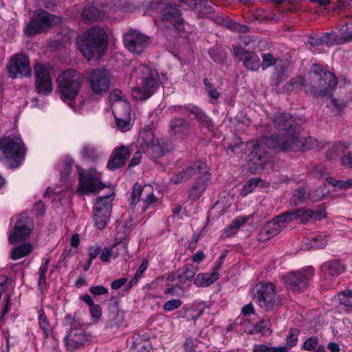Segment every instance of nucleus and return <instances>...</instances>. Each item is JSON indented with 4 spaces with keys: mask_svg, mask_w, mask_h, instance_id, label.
<instances>
[{
    "mask_svg": "<svg viewBox=\"0 0 352 352\" xmlns=\"http://www.w3.org/2000/svg\"><path fill=\"white\" fill-rule=\"evenodd\" d=\"M317 145V140L312 137L301 140L297 133L286 132L280 135L264 137L259 141L252 140L245 144V155L248 160L255 165V170H263L271 162L270 157L265 149H278L280 151L309 150Z\"/></svg>",
    "mask_w": 352,
    "mask_h": 352,
    "instance_id": "nucleus-1",
    "label": "nucleus"
},
{
    "mask_svg": "<svg viewBox=\"0 0 352 352\" xmlns=\"http://www.w3.org/2000/svg\"><path fill=\"white\" fill-rule=\"evenodd\" d=\"M77 43L80 52L86 59H98L107 49L108 36L104 29L95 26L79 35Z\"/></svg>",
    "mask_w": 352,
    "mask_h": 352,
    "instance_id": "nucleus-2",
    "label": "nucleus"
},
{
    "mask_svg": "<svg viewBox=\"0 0 352 352\" xmlns=\"http://www.w3.org/2000/svg\"><path fill=\"white\" fill-rule=\"evenodd\" d=\"M131 78L136 80L137 86L132 89L134 98L144 100L150 98L159 87L160 80L155 69L140 64L131 73Z\"/></svg>",
    "mask_w": 352,
    "mask_h": 352,
    "instance_id": "nucleus-3",
    "label": "nucleus"
},
{
    "mask_svg": "<svg viewBox=\"0 0 352 352\" xmlns=\"http://www.w3.org/2000/svg\"><path fill=\"white\" fill-rule=\"evenodd\" d=\"M310 74L311 94L316 97L331 96L338 85L335 75L318 64L312 65Z\"/></svg>",
    "mask_w": 352,
    "mask_h": 352,
    "instance_id": "nucleus-4",
    "label": "nucleus"
},
{
    "mask_svg": "<svg viewBox=\"0 0 352 352\" xmlns=\"http://www.w3.org/2000/svg\"><path fill=\"white\" fill-rule=\"evenodd\" d=\"M25 148L20 138L0 139V159L10 168L17 167L25 155Z\"/></svg>",
    "mask_w": 352,
    "mask_h": 352,
    "instance_id": "nucleus-5",
    "label": "nucleus"
},
{
    "mask_svg": "<svg viewBox=\"0 0 352 352\" xmlns=\"http://www.w3.org/2000/svg\"><path fill=\"white\" fill-rule=\"evenodd\" d=\"M56 80L61 98L64 100H71L77 96L83 78L79 72L67 69L59 74Z\"/></svg>",
    "mask_w": 352,
    "mask_h": 352,
    "instance_id": "nucleus-6",
    "label": "nucleus"
},
{
    "mask_svg": "<svg viewBox=\"0 0 352 352\" xmlns=\"http://www.w3.org/2000/svg\"><path fill=\"white\" fill-rule=\"evenodd\" d=\"M157 3L162 14V21L164 26L168 29L174 28L181 31L184 19L179 6L166 0H160Z\"/></svg>",
    "mask_w": 352,
    "mask_h": 352,
    "instance_id": "nucleus-7",
    "label": "nucleus"
},
{
    "mask_svg": "<svg viewBox=\"0 0 352 352\" xmlns=\"http://www.w3.org/2000/svg\"><path fill=\"white\" fill-rule=\"evenodd\" d=\"M315 274L313 267L308 266L300 270L288 272L282 276L287 287L294 292H300L305 289Z\"/></svg>",
    "mask_w": 352,
    "mask_h": 352,
    "instance_id": "nucleus-8",
    "label": "nucleus"
},
{
    "mask_svg": "<svg viewBox=\"0 0 352 352\" xmlns=\"http://www.w3.org/2000/svg\"><path fill=\"white\" fill-rule=\"evenodd\" d=\"M78 174L79 184L76 190L78 195L96 193L104 188V185L100 181V174L94 169L85 173L81 170Z\"/></svg>",
    "mask_w": 352,
    "mask_h": 352,
    "instance_id": "nucleus-9",
    "label": "nucleus"
},
{
    "mask_svg": "<svg viewBox=\"0 0 352 352\" xmlns=\"http://www.w3.org/2000/svg\"><path fill=\"white\" fill-rule=\"evenodd\" d=\"M60 22L59 16L46 11H41L36 17L32 18L29 21L24 29V32L28 36L41 34L49 27L56 25Z\"/></svg>",
    "mask_w": 352,
    "mask_h": 352,
    "instance_id": "nucleus-10",
    "label": "nucleus"
},
{
    "mask_svg": "<svg viewBox=\"0 0 352 352\" xmlns=\"http://www.w3.org/2000/svg\"><path fill=\"white\" fill-rule=\"evenodd\" d=\"M88 81L92 94L102 96L110 88V72L104 69H92L88 74Z\"/></svg>",
    "mask_w": 352,
    "mask_h": 352,
    "instance_id": "nucleus-11",
    "label": "nucleus"
},
{
    "mask_svg": "<svg viewBox=\"0 0 352 352\" xmlns=\"http://www.w3.org/2000/svg\"><path fill=\"white\" fill-rule=\"evenodd\" d=\"M254 298L259 306L267 311L272 310L276 302L275 287L272 283H261L255 287Z\"/></svg>",
    "mask_w": 352,
    "mask_h": 352,
    "instance_id": "nucleus-12",
    "label": "nucleus"
},
{
    "mask_svg": "<svg viewBox=\"0 0 352 352\" xmlns=\"http://www.w3.org/2000/svg\"><path fill=\"white\" fill-rule=\"evenodd\" d=\"M12 221H15V224L13 232L8 236L10 243H14L27 239L34 228L32 219L23 214L12 217Z\"/></svg>",
    "mask_w": 352,
    "mask_h": 352,
    "instance_id": "nucleus-13",
    "label": "nucleus"
},
{
    "mask_svg": "<svg viewBox=\"0 0 352 352\" xmlns=\"http://www.w3.org/2000/svg\"><path fill=\"white\" fill-rule=\"evenodd\" d=\"M195 273L196 268L192 265H187L182 273L169 275L166 279L165 294H175L177 288L183 289L184 285L191 280Z\"/></svg>",
    "mask_w": 352,
    "mask_h": 352,
    "instance_id": "nucleus-14",
    "label": "nucleus"
},
{
    "mask_svg": "<svg viewBox=\"0 0 352 352\" xmlns=\"http://www.w3.org/2000/svg\"><path fill=\"white\" fill-rule=\"evenodd\" d=\"M322 278L329 288L338 285L336 278L345 271V266L339 260H331L324 263L320 267Z\"/></svg>",
    "mask_w": 352,
    "mask_h": 352,
    "instance_id": "nucleus-15",
    "label": "nucleus"
},
{
    "mask_svg": "<svg viewBox=\"0 0 352 352\" xmlns=\"http://www.w3.org/2000/svg\"><path fill=\"white\" fill-rule=\"evenodd\" d=\"M36 77L35 86L38 93L47 95L52 91V80L50 74V67L41 63L34 66Z\"/></svg>",
    "mask_w": 352,
    "mask_h": 352,
    "instance_id": "nucleus-16",
    "label": "nucleus"
},
{
    "mask_svg": "<svg viewBox=\"0 0 352 352\" xmlns=\"http://www.w3.org/2000/svg\"><path fill=\"white\" fill-rule=\"evenodd\" d=\"M9 76L16 78L18 76H29L31 74L30 61L28 57L19 54L12 56L8 66Z\"/></svg>",
    "mask_w": 352,
    "mask_h": 352,
    "instance_id": "nucleus-17",
    "label": "nucleus"
},
{
    "mask_svg": "<svg viewBox=\"0 0 352 352\" xmlns=\"http://www.w3.org/2000/svg\"><path fill=\"white\" fill-rule=\"evenodd\" d=\"M208 171L207 164L198 161L173 175L170 178V182L174 184H179L187 182L193 176H197L200 173H205Z\"/></svg>",
    "mask_w": 352,
    "mask_h": 352,
    "instance_id": "nucleus-18",
    "label": "nucleus"
},
{
    "mask_svg": "<svg viewBox=\"0 0 352 352\" xmlns=\"http://www.w3.org/2000/svg\"><path fill=\"white\" fill-rule=\"evenodd\" d=\"M123 38L125 47L135 54H141L149 43L148 36L136 30L125 34Z\"/></svg>",
    "mask_w": 352,
    "mask_h": 352,
    "instance_id": "nucleus-19",
    "label": "nucleus"
},
{
    "mask_svg": "<svg viewBox=\"0 0 352 352\" xmlns=\"http://www.w3.org/2000/svg\"><path fill=\"white\" fill-rule=\"evenodd\" d=\"M130 104L128 102L117 103L113 113L118 128L122 132H126L132 126L130 121Z\"/></svg>",
    "mask_w": 352,
    "mask_h": 352,
    "instance_id": "nucleus-20",
    "label": "nucleus"
},
{
    "mask_svg": "<svg viewBox=\"0 0 352 352\" xmlns=\"http://www.w3.org/2000/svg\"><path fill=\"white\" fill-rule=\"evenodd\" d=\"M191 124L188 120L182 117H174L168 123V133L175 138L184 140L190 131Z\"/></svg>",
    "mask_w": 352,
    "mask_h": 352,
    "instance_id": "nucleus-21",
    "label": "nucleus"
},
{
    "mask_svg": "<svg viewBox=\"0 0 352 352\" xmlns=\"http://www.w3.org/2000/svg\"><path fill=\"white\" fill-rule=\"evenodd\" d=\"M139 142L142 148H149L156 157L164 155V151L156 143L153 132L151 130H143L139 135Z\"/></svg>",
    "mask_w": 352,
    "mask_h": 352,
    "instance_id": "nucleus-22",
    "label": "nucleus"
},
{
    "mask_svg": "<svg viewBox=\"0 0 352 352\" xmlns=\"http://www.w3.org/2000/svg\"><path fill=\"white\" fill-rule=\"evenodd\" d=\"M234 51L235 55L243 63L246 68L252 71H256L259 69L261 66L260 59L256 54L248 52L240 46H235Z\"/></svg>",
    "mask_w": 352,
    "mask_h": 352,
    "instance_id": "nucleus-23",
    "label": "nucleus"
},
{
    "mask_svg": "<svg viewBox=\"0 0 352 352\" xmlns=\"http://www.w3.org/2000/svg\"><path fill=\"white\" fill-rule=\"evenodd\" d=\"M65 340L67 349L74 351L83 345L87 340V336L84 329L80 326L76 328H71Z\"/></svg>",
    "mask_w": 352,
    "mask_h": 352,
    "instance_id": "nucleus-24",
    "label": "nucleus"
},
{
    "mask_svg": "<svg viewBox=\"0 0 352 352\" xmlns=\"http://www.w3.org/2000/svg\"><path fill=\"white\" fill-rule=\"evenodd\" d=\"M131 151L129 148L125 146H121L116 148L111 155V157L107 162V167L110 170H114L125 164L126 160L130 156Z\"/></svg>",
    "mask_w": 352,
    "mask_h": 352,
    "instance_id": "nucleus-25",
    "label": "nucleus"
},
{
    "mask_svg": "<svg viewBox=\"0 0 352 352\" xmlns=\"http://www.w3.org/2000/svg\"><path fill=\"white\" fill-rule=\"evenodd\" d=\"M209 181L210 175L208 171L205 173H200L197 175L195 182L192 187L188 189V197L192 201L199 199L205 191Z\"/></svg>",
    "mask_w": 352,
    "mask_h": 352,
    "instance_id": "nucleus-26",
    "label": "nucleus"
},
{
    "mask_svg": "<svg viewBox=\"0 0 352 352\" xmlns=\"http://www.w3.org/2000/svg\"><path fill=\"white\" fill-rule=\"evenodd\" d=\"M151 187L150 184L142 186L138 182L133 185L130 199V205L132 208H134L140 200L142 201V206H144L148 196L151 193Z\"/></svg>",
    "mask_w": 352,
    "mask_h": 352,
    "instance_id": "nucleus-27",
    "label": "nucleus"
},
{
    "mask_svg": "<svg viewBox=\"0 0 352 352\" xmlns=\"http://www.w3.org/2000/svg\"><path fill=\"white\" fill-rule=\"evenodd\" d=\"M285 226L279 223L276 217L267 223L261 229L259 232V239L262 241L268 240L280 233Z\"/></svg>",
    "mask_w": 352,
    "mask_h": 352,
    "instance_id": "nucleus-28",
    "label": "nucleus"
},
{
    "mask_svg": "<svg viewBox=\"0 0 352 352\" xmlns=\"http://www.w3.org/2000/svg\"><path fill=\"white\" fill-rule=\"evenodd\" d=\"M184 109L195 116V118L202 126L209 131H213L214 126L212 119L201 109L195 105L184 107Z\"/></svg>",
    "mask_w": 352,
    "mask_h": 352,
    "instance_id": "nucleus-29",
    "label": "nucleus"
},
{
    "mask_svg": "<svg viewBox=\"0 0 352 352\" xmlns=\"http://www.w3.org/2000/svg\"><path fill=\"white\" fill-rule=\"evenodd\" d=\"M297 219L300 221L302 224H306L311 219L315 221H320L325 217V212L321 209L312 210V209H296Z\"/></svg>",
    "mask_w": 352,
    "mask_h": 352,
    "instance_id": "nucleus-30",
    "label": "nucleus"
},
{
    "mask_svg": "<svg viewBox=\"0 0 352 352\" xmlns=\"http://www.w3.org/2000/svg\"><path fill=\"white\" fill-rule=\"evenodd\" d=\"M274 126L278 130H289L294 124L292 117L285 113L276 112L273 118Z\"/></svg>",
    "mask_w": 352,
    "mask_h": 352,
    "instance_id": "nucleus-31",
    "label": "nucleus"
},
{
    "mask_svg": "<svg viewBox=\"0 0 352 352\" xmlns=\"http://www.w3.org/2000/svg\"><path fill=\"white\" fill-rule=\"evenodd\" d=\"M219 278V274L217 273H199L194 280V284L198 287H208Z\"/></svg>",
    "mask_w": 352,
    "mask_h": 352,
    "instance_id": "nucleus-32",
    "label": "nucleus"
},
{
    "mask_svg": "<svg viewBox=\"0 0 352 352\" xmlns=\"http://www.w3.org/2000/svg\"><path fill=\"white\" fill-rule=\"evenodd\" d=\"M82 17L87 21L92 22L103 19L104 13L103 10L96 6H89L82 10Z\"/></svg>",
    "mask_w": 352,
    "mask_h": 352,
    "instance_id": "nucleus-33",
    "label": "nucleus"
},
{
    "mask_svg": "<svg viewBox=\"0 0 352 352\" xmlns=\"http://www.w3.org/2000/svg\"><path fill=\"white\" fill-rule=\"evenodd\" d=\"M287 91H292L294 89H303L305 92L311 94V84L308 85L307 80L302 76H297L292 78L285 86Z\"/></svg>",
    "mask_w": 352,
    "mask_h": 352,
    "instance_id": "nucleus-34",
    "label": "nucleus"
},
{
    "mask_svg": "<svg viewBox=\"0 0 352 352\" xmlns=\"http://www.w3.org/2000/svg\"><path fill=\"white\" fill-rule=\"evenodd\" d=\"M114 193L111 195L100 197L97 199L94 204V210L97 212H102L104 210H108L109 213L111 212L112 205L111 203L114 199Z\"/></svg>",
    "mask_w": 352,
    "mask_h": 352,
    "instance_id": "nucleus-35",
    "label": "nucleus"
},
{
    "mask_svg": "<svg viewBox=\"0 0 352 352\" xmlns=\"http://www.w3.org/2000/svg\"><path fill=\"white\" fill-rule=\"evenodd\" d=\"M81 153L85 160L91 162L98 160L102 155L98 147L89 144L84 145Z\"/></svg>",
    "mask_w": 352,
    "mask_h": 352,
    "instance_id": "nucleus-36",
    "label": "nucleus"
},
{
    "mask_svg": "<svg viewBox=\"0 0 352 352\" xmlns=\"http://www.w3.org/2000/svg\"><path fill=\"white\" fill-rule=\"evenodd\" d=\"M266 187L268 183L263 182L260 177H253L248 180L245 184L243 186L241 191V195L243 197L247 196L251 193L256 186Z\"/></svg>",
    "mask_w": 352,
    "mask_h": 352,
    "instance_id": "nucleus-37",
    "label": "nucleus"
},
{
    "mask_svg": "<svg viewBox=\"0 0 352 352\" xmlns=\"http://www.w3.org/2000/svg\"><path fill=\"white\" fill-rule=\"evenodd\" d=\"M318 337L311 336L304 342L302 349L311 352H326L324 346L318 344Z\"/></svg>",
    "mask_w": 352,
    "mask_h": 352,
    "instance_id": "nucleus-38",
    "label": "nucleus"
},
{
    "mask_svg": "<svg viewBox=\"0 0 352 352\" xmlns=\"http://www.w3.org/2000/svg\"><path fill=\"white\" fill-rule=\"evenodd\" d=\"M33 250L31 243H26L19 245L12 250L11 258L13 261L19 260L28 254Z\"/></svg>",
    "mask_w": 352,
    "mask_h": 352,
    "instance_id": "nucleus-39",
    "label": "nucleus"
},
{
    "mask_svg": "<svg viewBox=\"0 0 352 352\" xmlns=\"http://www.w3.org/2000/svg\"><path fill=\"white\" fill-rule=\"evenodd\" d=\"M38 320L39 327L43 331V333L45 336V338H47L50 336V334L52 331V327H51L50 323L47 319V316L45 314L44 310L43 309H41L38 310Z\"/></svg>",
    "mask_w": 352,
    "mask_h": 352,
    "instance_id": "nucleus-40",
    "label": "nucleus"
},
{
    "mask_svg": "<svg viewBox=\"0 0 352 352\" xmlns=\"http://www.w3.org/2000/svg\"><path fill=\"white\" fill-rule=\"evenodd\" d=\"M110 215L111 213L108 212V210H104L102 212L94 211V221L97 228L100 230L103 229L106 226Z\"/></svg>",
    "mask_w": 352,
    "mask_h": 352,
    "instance_id": "nucleus-41",
    "label": "nucleus"
},
{
    "mask_svg": "<svg viewBox=\"0 0 352 352\" xmlns=\"http://www.w3.org/2000/svg\"><path fill=\"white\" fill-rule=\"evenodd\" d=\"M308 199L306 195V190L303 188H298L293 193L289 203L291 206H297L307 201Z\"/></svg>",
    "mask_w": 352,
    "mask_h": 352,
    "instance_id": "nucleus-42",
    "label": "nucleus"
},
{
    "mask_svg": "<svg viewBox=\"0 0 352 352\" xmlns=\"http://www.w3.org/2000/svg\"><path fill=\"white\" fill-rule=\"evenodd\" d=\"M338 296L340 304L346 308V311H352V291H342L339 292Z\"/></svg>",
    "mask_w": 352,
    "mask_h": 352,
    "instance_id": "nucleus-43",
    "label": "nucleus"
},
{
    "mask_svg": "<svg viewBox=\"0 0 352 352\" xmlns=\"http://www.w3.org/2000/svg\"><path fill=\"white\" fill-rule=\"evenodd\" d=\"M245 222V219L239 217L235 219L230 225L224 230L223 234L228 237L234 234L238 229Z\"/></svg>",
    "mask_w": 352,
    "mask_h": 352,
    "instance_id": "nucleus-44",
    "label": "nucleus"
},
{
    "mask_svg": "<svg viewBox=\"0 0 352 352\" xmlns=\"http://www.w3.org/2000/svg\"><path fill=\"white\" fill-rule=\"evenodd\" d=\"M279 223L284 226L285 223H291L297 219L296 209L286 211L276 217Z\"/></svg>",
    "mask_w": 352,
    "mask_h": 352,
    "instance_id": "nucleus-45",
    "label": "nucleus"
},
{
    "mask_svg": "<svg viewBox=\"0 0 352 352\" xmlns=\"http://www.w3.org/2000/svg\"><path fill=\"white\" fill-rule=\"evenodd\" d=\"M327 182L334 187H337L339 189L346 190L352 188V179H347L346 181L337 180L333 177H327Z\"/></svg>",
    "mask_w": 352,
    "mask_h": 352,
    "instance_id": "nucleus-46",
    "label": "nucleus"
},
{
    "mask_svg": "<svg viewBox=\"0 0 352 352\" xmlns=\"http://www.w3.org/2000/svg\"><path fill=\"white\" fill-rule=\"evenodd\" d=\"M344 146L342 144H335L327 151L326 157L328 160L335 159L339 154L344 152Z\"/></svg>",
    "mask_w": 352,
    "mask_h": 352,
    "instance_id": "nucleus-47",
    "label": "nucleus"
},
{
    "mask_svg": "<svg viewBox=\"0 0 352 352\" xmlns=\"http://www.w3.org/2000/svg\"><path fill=\"white\" fill-rule=\"evenodd\" d=\"M311 244V248L314 249H321L324 248L327 244V240L325 236L318 234L316 236L311 237L310 239Z\"/></svg>",
    "mask_w": 352,
    "mask_h": 352,
    "instance_id": "nucleus-48",
    "label": "nucleus"
},
{
    "mask_svg": "<svg viewBox=\"0 0 352 352\" xmlns=\"http://www.w3.org/2000/svg\"><path fill=\"white\" fill-rule=\"evenodd\" d=\"M204 84L206 86V91L212 100H217L219 97V93L214 86L209 82L208 78H204Z\"/></svg>",
    "mask_w": 352,
    "mask_h": 352,
    "instance_id": "nucleus-49",
    "label": "nucleus"
},
{
    "mask_svg": "<svg viewBox=\"0 0 352 352\" xmlns=\"http://www.w3.org/2000/svg\"><path fill=\"white\" fill-rule=\"evenodd\" d=\"M148 266L147 261H143L138 269L135 276L127 284L128 289L132 287L135 283H138L140 277L145 272Z\"/></svg>",
    "mask_w": 352,
    "mask_h": 352,
    "instance_id": "nucleus-50",
    "label": "nucleus"
},
{
    "mask_svg": "<svg viewBox=\"0 0 352 352\" xmlns=\"http://www.w3.org/2000/svg\"><path fill=\"white\" fill-rule=\"evenodd\" d=\"M270 323L269 320L263 319L254 325L253 329L250 332V333H261L267 329V330L269 331L268 334H270L272 331L270 330Z\"/></svg>",
    "mask_w": 352,
    "mask_h": 352,
    "instance_id": "nucleus-51",
    "label": "nucleus"
},
{
    "mask_svg": "<svg viewBox=\"0 0 352 352\" xmlns=\"http://www.w3.org/2000/svg\"><path fill=\"white\" fill-rule=\"evenodd\" d=\"M299 336V330L297 329H290L286 338L287 345L293 347L296 345Z\"/></svg>",
    "mask_w": 352,
    "mask_h": 352,
    "instance_id": "nucleus-52",
    "label": "nucleus"
},
{
    "mask_svg": "<svg viewBox=\"0 0 352 352\" xmlns=\"http://www.w3.org/2000/svg\"><path fill=\"white\" fill-rule=\"evenodd\" d=\"M197 10L203 15H208L214 13L213 7L206 0H201Z\"/></svg>",
    "mask_w": 352,
    "mask_h": 352,
    "instance_id": "nucleus-53",
    "label": "nucleus"
},
{
    "mask_svg": "<svg viewBox=\"0 0 352 352\" xmlns=\"http://www.w3.org/2000/svg\"><path fill=\"white\" fill-rule=\"evenodd\" d=\"M126 245L124 243L118 242L114 243L110 248L111 257L116 258L121 253L126 252Z\"/></svg>",
    "mask_w": 352,
    "mask_h": 352,
    "instance_id": "nucleus-54",
    "label": "nucleus"
},
{
    "mask_svg": "<svg viewBox=\"0 0 352 352\" xmlns=\"http://www.w3.org/2000/svg\"><path fill=\"white\" fill-rule=\"evenodd\" d=\"M263 63L261 65L262 69L265 70L270 66L276 63V59L274 58L273 55L270 53L262 54Z\"/></svg>",
    "mask_w": 352,
    "mask_h": 352,
    "instance_id": "nucleus-55",
    "label": "nucleus"
},
{
    "mask_svg": "<svg viewBox=\"0 0 352 352\" xmlns=\"http://www.w3.org/2000/svg\"><path fill=\"white\" fill-rule=\"evenodd\" d=\"M124 96L119 90H114L110 94V100L113 102V110L115 109V104L126 102L124 99Z\"/></svg>",
    "mask_w": 352,
    "mask_h": 352,
    "instance_id": "nucleus-56",
    "label": "nucleus"
},
{
    "mask_svg": "<svg viewBox=\"0 0 352 352\" xmlns=\"http://www.w3.org/2000/svg\"><path fill=\"white\" fill-rule=\"evenodd\" d=\"M182 305V302L179 299H172L164 304L163 309L166 311H171L178 309Z\"/></svg>",
    "mask_w": 352,
    "mask_h": 352,
    "instance_id": "nucleus-57",
    "label": "nucleus"
},
{
    "mask_svg": "<svg viewBox=\"0 0 352 352\" xmlns=\"http://www.w3.org/2000/svg\"><path fill=\"white\" fill-rule=\"evenodd\" d=\"M322 45L332 46L337 43L336 36L333 32H327L321 36Z\"/></svg>",
    "mask_w": 352,
    "mask_h": 352,
    "instance_id": "nucleus-58",
    "label": "nucleus"
},
{
    "mask_svg": "<svg viewBox=\"0 0 352 352\" xmlns=\"http://www.w3.org/2000/svg\"><path fill=\"white\" fill-rule=\"evenodd\" d=\"M45 266H41L39 269V279L38 283V288L41 290L46 288V278L45 274L47 272Z\"/></svg>",
    "mask_w": 352,
    "mask_h": 352,
    "instance_id": "nucleus-59",
    "label": "nucleus"
},
{
    "mask_svg": "<svg viewBox=\"0 0 352 352\" xmlns=\"http://www.w3.org/2000/svg\"><path fill=\"white\" fill-rule=\"evenodd\" d=\"M157 201H158V199L154 195L153 187H151V193H149V195L148 196V199L145 203L144 206H142L143 210L145 211L149 207H151L152 206L157 204Z\"/></svg>",
    "mask_w": 352,
    "mask_h": 352,
    "instance_id": "nucleus-60",
    "label": "nucleus"
},
{
    "mask_svg": "<svg viewBox=\"0 0 352 352\" xmlns=\"http://www.w3.org/2000/svg\"><path fill=\"white\" fill-rule=\"evenodd\" d=\"M64 326H70L72 328H76L81 326L78 322L76 321L74 317L71 314H67L63 320Z\"/></svg>",
    "mask_w": 352,
    "mask_h": 352,
    "instance_id": "nucleus-61",
    "label": "nucleus"
},
{
    "mask_svg": "<svg viewBox=\"0 0 352 352\" xmlns=\"http://www.w3.org/2000/svg\"><path fill=\"white\" fill-rule=\"evenodd\" d=\"M89 311L92 318L99 320L101 317L102 310L100 305L94 304L89 307Z\"/></svg>",
    "mask_w": 352,
    "mask_h": 352,
    "instance_id": "nucleus-62",
    "label": "nucleus"
},
{
    "mask_svg": "<svg viewBox=\"0 0 352 352\" xmlns=\"http://www.w3.org/2000/svg\"><path fill=\"white\" fill-rule=\"evenodd\" d=\"M89 291L92 294L95 296L106 294L109 292L108 289L102 285L91 287H90Z\"/></svg>",
    "mask_w": 352,
    "mask_h": 352,
    "instance_id": "nucleus-63",
    "label": "nucleus"
},
{
    "mask_svg": "<svg viewBox=\"0 0 352 352\" xmlns=\"http://www.w3.org/2000/svg\"><path fill=\"white\" fill-rule=\"evenodd\" d=\"M342 164L349 168H352V152H348L346 154H343L341 157Z\"/></svg>",
    "mask_w": 352,
    "mask_h": 352,
    "instance_id": "nucleus-64",
    "label": "nucleus"
}]
</instances>
